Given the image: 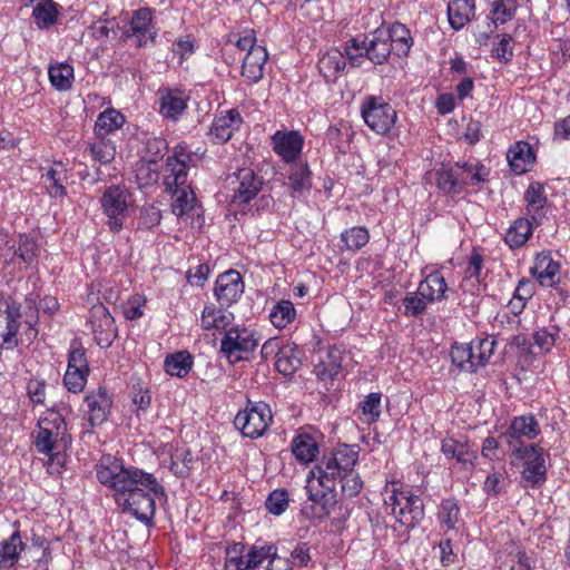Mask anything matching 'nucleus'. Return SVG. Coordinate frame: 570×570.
<instances>
[{
	"instance_id": "1",
	"label": "nucleus",
	"mask_w": 570,
	"mask_h": 570,
	"mask_svg": "<svg viewBox=\"0 0 570 570\" xmlns=\"http://www.w3.org/2000/svg\"><path fill=\"white\" fill-rule=\"evenodd\" d=\"M357 462L358 451L355 445L343 444L323 455L307 475L305 489L312 504H306L302 509L306 518L322 520L330 517L337 503V480L341 482L343 495L347 498H353L362 491L363 481L354 470Z\"/></svg>"
},
{
	"instance_id": "2",
	"label": "nucleus",
	"mask_w": 570,
	"mask_h": 570,
	"mask_svg": "<svg viewBox=\"0 0 570 570\" xmlns=\"http://www.w3.org/2000/svg\"><path fill=\"white\" fill-rule=\"evenodd\" d=\"M98 481L114 491V500L124 513L150 525L156 513V498L166 491L157 478L134 465L126 466L121 459L110 454L100 458L96 465Z\"/></svg>"
},
{
	"instance_id": "3",
	"label": "nucleus",
	"mask_w": 570,
	"mask_h": 570,
	"mask_svg": "<svg viewBox=\"0 0 570 570\" xmlns=\"http://www.w3.org/2000/svg\"><path fill=\"white\" fill-rule=\"evenodd\" d=\"M38 309L22 318L21 306L11 296H0V341L7 350L29 346L38 336Z\"/></svg>"
},
{
	"instance_id": "4",
	"label": "nucleus",
	"mask_w": 570,
	"mask_h": 570,
	"mask_svg": "<svg viewBox=\"0 0 570 570\" xmlns=\"http://www.w3.org/2000/svg\"><path fill=\"white\" fill-rule=\"evenodd\" d=\"M278 563L285 560L277 556L274 544H254L247 550L235 543L226 550L224 570H278Z\"/></svg>"
},
{
	"instance_id": "5",
	"label": "nucleus",
	"mask_w": 570,
	"mask_h": 570,
	"mask_svg": "<svg viewBox=\"0 0 570 570\" xmlns=\"http://www.w3.org/2000/svg\"><path fill=\"white\" fill-rule=\"evenodd\" d=\"M38 429L33 433V445L42 454L63 451L71 442L67 433V424L63 416L53 410H49L38 421Z\"/></svg>"
},
{
	"instance_id": "6",
	"label": "nucleus",
	"mask_w": 570,
	"mask_h": 570,
	"mask_svg": "<svg viewBox=\"0 0 570 570\" xmlns=\"http://www.w3.org/2000/svg\"><path fill=\"white\" fill-rule=\"evenodd\" d=\"M510 453L522 461L521 478L528 485L538 489L546 483L548 470L543 448L538 444L515 445Z\"/></svg>"
},
{
	"instance_id": "7",
	"label": "nucleus",
	"mask_w": 570,
	"mask_h": 570,
	"mask_svg": "<svg viewBox=\"0 0 570 570\" xmlns=\"http://www.w3.org/2000/svg\"><path fill=\"white\" fill-rule=\"evenodd\" d=\"M272 420V410L267 403L247 400L246 407L235 416L234 425L244 436L257 439L266 432Z\"/></svg>"
},
{
	"instance_id": "8",
	"label": "nucleus",
	"mask_w": 570,
	"mask_h": 570,
	"mask_svg": "<svg viewBox=\"0 0 570 570\" xmlns=\"http://www.w3.org/2000/svg\"><path fill=\"white\" fill-rule=\"evenodd\" d=\"M361 114L365 124L376 134H387L397 118L394 108L381 96L364 98Z\"/></svg>"
},
{
	"instance_id": "9",
	"label": "nucleus",
	"mask_w": 570,
	"mask_h": 570,
	"mask_svg": "<svg viewBox=\"0 0 570 570\" xmlns=\"http://www.w3.org/2000/svg\"><path fill=\"white\" fill-rule=\"evenodd\" d=\"M348 48L364 50L365 58L374 65H383L392 53L389 31L384 28H377L365 35L363 39L351 38Z\"/></svg>"
},
{
	"instance_id": "10",
	"label": "nucleus",
	"mask_w": 570,
	"mask_h": 570,
	"mask_svg": "<svg viewBox=\"0 0 570 570\" xmlns=\"http://www.w3.org/2000/svg\"><path fill=\"white\" fill-rule=\"evenodd\" d=\"M258 345L255 333L246 327H230L220 342V352L235 361L248 360Z\"/></svg>"
},
{
	"instance_id": "11",
	"label": "nucleus",
	"mask_w": 570,
	"mask_h": 570,
	"mask_svg": "<svg viewBox=\"0 0 570 570\" xmlns=\"http://www.w3.org/2000/svg\"><path fill=\"white\" fill-rule=\"evenodd\" d=\"M101 207L108 217V227L112 233H118L127 217L128 193L119 185H112L106 188L101 198Z\"/></svg>"
},
{
	"instance_id": "12",
	"label": "nucleus",
	"mask_w": 570,
	"mask_h": 570,
	"mask_svg": "<svg viewBox=\"0 0 570 570\" xmlns=\"http://www.w3.org/2000/svg\"><path fill=\"white\" fill-rule=\"evenodd\" d=\"M157 36L154 10L148 7L132 11L128 26L122 31L124 39L135 38L138 47H145L148 42L155 43Z\"/></svg>"
},
{
	"instance_id": "13",
	"label": "nucleus",
	"mask_w": 570,
	"mask_h": 570,
	"mask_svg": "<svg viewBox=\"0 0 570 570\" xmlns=\"http://www.w3.org/2000/svg\"><path fill=\"white\" fill-rule=\"evenodd\" d=\"M393 513L406 527H414L424 518L423 500L410 491H393L390 497Z\"/></svg>"
},
{
	"instance_id": "14",
	"label": "nucleus",
	"mask_w": 570,
	"mask_h": 570,
	"mask_svg": "<svg viewBox=\"0 0 570 570\" xmlns=\"http://www.w3.org/2000/svg\"><path fill=\"white\" fill-rule=\"evenodd\" d=\"M234 191L232 204L245 205L254 199L263 187V178L250 168H242L228 177Z\"/></svg>"
},
{
	"instance_id": "15",
	"label": "nucleus",
	"mask_w": 570,
	"mask_h": 570,
	"mask_svg": "<svg viewBox=\"0 0 570 570\" xmlns=\"http://www.w3.org/2000/svg\"><path fill=\"white\" fill-rule=\"evenodd\" d=\"M96 343L102 347H109L117 337L118 330L108 308L99 303L90 308L89 320Z\"/></svg>"
},
{
	"instance_id": "16",
	"label": "nucleus",
	"mask_w": 570,
	"mask_h": 570,
	"mask_svg": "<svg viewBox=\"0 0 570 570\" xmlns=\"http://www.w3.org/2000/svg\"><path fill=\"white\" fill-rule=\"evenodd\" d=\"M305 139L298 130L281 129L271 137L273 151L286 164L299 159Z\"/></svg>"
},
{
	"instance_id": "17",
	"label": "nucleus",
	"mask_w": 570,
	"mask_h": 570,
	"mask_svg": "<svg viewBox=\"0 0 570 570\" xmlns=\"http://www.w3.org/2000/svg\"><path fill=\"white\" fill-rule=\"evenodd\" d=\"M540 432L537 419L532 414H525L514 416L501 439L507 440L509 451L512 452L515 445H527L525 442L535 439Z\"/></svg>"
},
{
	"instance_id": "18",
	"label": "nucleus",
	"mask_w": 570,
	"mask_h": 570,
	"mask_svg": "<svg viewBox=\"0 0 570 570\" xmlns=\"http://www.w3.org/2000/svg\"><path fill=\"white\" fill-rule=\"evenodd\" d=\"M244 288L245 285L240 273L229 269L217 277L214 293L222 307H229L239 299Z\"/></svg>"
},
{
	"instance_id": "19",
	"label": "nucleus",
	"mask_w": 570,
	"mask_h": 570,
	"mask_svg": "<svg viewBox=\"0 0 570 570\" xmlns=\"http://www.w3.org/2000/svg\"><path fill=\"white\" fill-rule=\"evenodd\" d=\"M188 164L186 159L178 157H167L163 167V184L165 191L175 196V191L184 186H188Z\"/></svg>"
},
{
	"instance_id": "20",
	"label": "nucleus",
	"mask_w": 570,
	"mask_h": 570,
	"mask_svg": "<svg viewBox=\"0 0 570 570\" xmlns=\"http://www.w3.org/2000/svg\"><path fill=\"white\" fill-rule=\"evenodd\" d=\"M560 268V263L552 258L551 252L543 250L537 254L530 274L537 277L541 286L554 287L559 283Z\"/></svg>"
},
{
	"instance_id": "21",
	"label": "nucleus",
	"mask_w": 570,
	"mask_h": 570,
	"mask_svg": "<svg viewBox=\"0 0 570 570\" xmlns=\"http://www.w3.org/2000/svg\"><path fill=\"white\" fill-rule=\"evenodd\" d=\"M159 98V112L169 120L177 121L187 108L188 96L183 90L160 88L157 91Z\"/></svg>"
},
{
	"instance_id": "22",
	"label": "nucleus",
	"mask_w": 570,
	"mask_h": 570,
	"mask_svg": "<svg viewBox=\"0 0 570 570\" xmlns=\"http://www.w3.org/2000/svg\"><path fill=\"white\" fill-rule=\"evenodd\" d=\"M85 402L88 406L89 422L91 426H99L107 421L112 401L105 387L89 393Z\"/></svg>"
},
{
	"instance_id": "23",
	"label": "nucleus",
	"mask_w": 570,
	"mask_h": 570,
	"mask_svg": "<svg viewBox=\"0 0 570 570\" xmlns=\"http://www.w3.org/2000/svg\"><path fill=\"white\" fill-rule=\"evenodd\" d=\"M435 176L438 188L445 194H460L468 185V180L464 179V170L460 168V163H456L454 166H442Z\"/></svg>"
},
{
	"instance_id": "24",
	"label": "nucleus",
	"mask_w": 570,
	"mask_h": 570,
	"mask_svg": "<svg viewBox=\"0 0 570 570\" xmlns=\"http://www.w3.org/2000/svg\"><path fill=\"white\" fill-rule=\"evenodd\" d=\"M450 288L439 271H434L425 276L419 283L417 293L426 299L428 303L441 302L448 298Z\"/></svg>"
},
{
	"instance_id": "25",
	"label": "nucleus",
	"mask_w": 570,
	"mask_h": 570,
	"mask_svg": "<svg viewBox=\"0 0 570 570\" xmlns=\"http://www.w3.org/2000/svg\"><path fill=\"white\" fill-rule=\"evenodd\" d=\"M346 67L345 56L337 49L325 52L318 60L317 68L327 83H333Z\"/></svg>"
},
{
	"instance_id": "26",
	"label": "nucleus",
	"mask_w": 570,
	"mask_h": 570,
	"mask_svg": "<svg viewBox=\"0 0 570 570\" xmlns=\"http://www.w3.org/2000/svg\"><path fill=\"white\" fill-rule=\"evenodd\" d=\"M304 351L297 344L285 342L275 362L276 370L284 376H292L301 366Z\"/></svg>"
},
{
	"instance_id": "27",
	"label": "nucleus",
	"mask_w": 570,
	"mask_h": 570,
	"mask_svg": "<svg viewBox=\"0 0 570 570\" xmlns=\"http://www.w3.org/2000/svg\"><path fill=\"white\" fill-rule=\"evenodd\" d=\"M242 121L240 114L236 109H230L214 119L210 134L216 142L224 144L232 138L234 130L239 128Z\"/></svg>"
},
{
	"instance_id": "28",
	"label": "nucleus",
	"mask_w": 570,
	"mask_h": 570,
	"mask_svg": "<svg viewBox=\"0 0 570 570\" xmlns=\"http://www.w3.org/2000/svg\"><path fill=\"white\" fill-rule=\"evenodd\" d=\"M343 356L340 350L330 348L326 355L315 365L314 373L325 383H332L342 373Z\"/></svg>"
},
{
	"instance_id": "29",
	"label": "nucleus",
	"mask_w": 570,
	"mask_h": 570,
	"mask_svg": "<svg viewBox=\"0 0 570 570\" xmlns=\"http://www.w3.org/2000/svg\"><path fill=\"white\" fill-rule=\"evenodd\" d=\"M26 543L21 539L20 531H14L9 538L0 541V568L12 569L18 563Z\"/></svg>"
},
{
	"instance_id": "30",
	"label": "nucleus",
	"mask_w": 570,
	"mask_h": 570,
	"mask_svg": "<svg viewBox=\"0 0 570 570\" xmlns=\"http://www.w3.org/2000/svg\"><path fill=\"white\" fill-rule=\"evenodd\" d=\"M268 59L265 47L248 50L243 60L242 75L252 82H258L264 76V67Z\"/></svg>"
},
{
	"instance_id": "31",
	"label": "nucleus",
	"mask_w": 570,
	"mask_h": 570,
	"mask_svg": "<svg viewBox=\"0 0 570 570\" xmlns=\"http://www.w3.org/2000/svg\"><path fill=\"white\" fill-rule=\"evenodd\" d=\"M441 451L446 458H453L462 465L474 466L478 459L476 451L472 450L468 441L445 438L442 441Z\"/></svg>"
},
{
	"instance_id": "32",
	"label": "nucleus",
	"mask_w": 570,
	"mask_h": 570,
	"mask_svg": "<svg viewBox=\"0 0 570 570\" xmlns=\"http://www.w3.org/2000/svg\"><path fill=\"white\" fill-rule=\"evenodd\" d=\"M475 14V0H450L448 4L449 23L454 30H461Z\"/></svg>"
},
{
	"instance_id": "33",
	"label": "nucleus",
	"mask_w": 570,
	"mask_h": 570,
	"mask_svg": "<svg viewBox=\"0 0 570 570\" xmlns=\"http://www.w3.org/2000/svg\"><path fill=\"white\" fill-rule=\"evenodd\" d=\"M318 442L315 435L301 432L292 441V452L296 460L302 463H309L318 454Z\"/></svg>"
},
{
	"instance_id": "34",
	"label": "nucleus",
	"mask_w": 570,
	"mask_h": 570,
	"mask_svg": "<svg viewBox=\"0 0 570 570\" xmlns=\"http://www.w3.org/2000/svg\"><path fill=\"white\" fill-rule=\"evenodd\" d=\"M66 178V169L61 163H56L41 176L42 184L48 194L56 198L66 196L67 190L63 185Z\"/></svg>"
},
{
	"instance_id": "35",
	"label": "nucleus",
	"mask_w": 570,
	"mask_h": 570,
	"mask_svg": "<svg viewBox=\"0 0 570 570\" xmlns=\"http://www.w3.org/2000/svg\"><path fill=\"white\" fill-rule=\"evenodd\" d=\"M193 364V355L187 351H179L165 357L164 368L170 376L181 379L190 372Z\"/></svg>"
},
{
	"instance_id": "36",
	"label": "nucleus",
	"mask_w": 570,
	"mask_h": 570,
	"mask_svg": "<svg viewBox=\"0 0 570 570\" xmlns=\"http://www.w3.org/2000/svg\"><path fill=\"white\" fill-rule=\"evenodd\" d=\"M288 171V187L293 193H303L309 190L312 186V171L307 163L295 161L291 163Z\"/></svg>"
},
{
	"instance_id": "37",
	"label": "nucleus",
	"mask_w": 570,
	"mask_h": 570,
	"mask_svg": "<svg viewBox=\"0 0 570 570\" xmlns=\"http://www.w3.org/2000/svg\"><path fill=\"white\" fill-rule=\"evenodd\" d=\"M124 124L125 116L114 108H108L98 115L94 128L95 136L107 137L109 134L120 129Z\"/></svg>"
},
{
	"instance_id": "38",
	"label": "nucleus",
	"mask_w": 570,
	"mask_h": 570,
	"mask_svg": "<svg viewBox=\"0 0 570 570\" xmlns=\"http://www.w3.org/2000/svg\"><path fill=\"white\" fill-rule=\"evenodd\" d=\"M390 35L392 51L397 57L407 56L413 45V38L405 24L395 22L386 29Z\"/></svg>"
},
{
	"instance_id": "39",
	"label": "nucleus",
	"mask_w": 570,
	"mask_h": 570,
	"mask_svg": "<svg viewBox=\"0 0 570 570\" xmlns=\"http://www.w3.org/2000/svg\"><path fill=\"white\" fill-rule=\"evenodd\" d=\"M86 151H89L90 157L101 165L110 164L116 157L115 142L104 136H96L94 141L87 142Z\"/></svg>"
},
{
	"instance_id": "40",
	"label": "nucleus",
	"mask_w": 570,
	"mask_h": 570,
	"mask_svg": "<svg viewBox=\"0 0 570 570\" xmlns=\"http://www.w3.org/2000/svg\"><path fill=\"white\" fill-rule=\"evenodd\" d=\"M532 236V224L527 218H518L505 233L504 242L511 248L522 247Z\"/></svg>"
},
{
	"instance_id": "41",
	"label": "nucleus",
	"mask_w": 570,
	"mask_h": 570,
	"mask_svg": "<svg viewBox=\"0 0 570 570\" xmlns=\"http://www.w3.org/2000/svg\"><path fill=\"white\" fill-rule=\"evenodd\" d=\"M534 159V155L528 142L519 141L508 151V160L515 174H522L528 170L527 166Z\"/></svg>"
},
{
	"instance_id": "42",
	"label": "nucleus",
	"mask_w": 570,
	"mask_h": 570,
	"mask_svg": "<svg viewBox=\"0 0 570 570\" xmlns=\"http://www.w3.org/2000/svg\"><path fill=\"white\" fill-rule=\"evenodd\" d=\"M171 198L174 199L171 204V212L177 217H183L196 209V195L189 185L177 189V191H175V196H171Z\"/></svg>"
},
{
	"instance_id": "43",
	"label": "nucleus",
	"mask_w": 570,
	"mask_h": 570,
	"mask_svg": "<svg viewBox=\"0 0 570 570\" xmlns=\"http://www.w3.org/2000/svg\"><path fill=\"white\" fill-rule=\"evenodd\" d=\"M194 458L189 449L176 448L170 454L169 471L178 478H187L190 474Z\"/></svg>"
},
{
	"instance_id": "44",
	"label": "nucleus",
	"mask_w": 570,
	"mask_h": 570,
	"mask_svg": "<svg viewBox=\"0 0 570 570\" xmlns=\"http://www.w3.org/2000/svg\"><path fill=\"white\" fill-rule=\"evenodd\" d=\"M474 347L472 344L455 343L450 352L452 363L460 370L469 373L476 372L475 361H473Z\"/></svg>"
},
{
	"instance_id": "45",
	"label": "nucleus",
	"mask_w": 570,
	"mask_h": 570,
	"mask_svg": "<svg viewBox=\"0 0 570 570\" xmlns=\"http://www.w3.org/2000/svg\"><path fill=\"white\" fill-rule=\"evenodd\" d=\"M58 8L52 0H42L33 8L32 17L40 29H47L56 23Z\"/></svg>"
},
{
	"instance_id": "46",
	"label": "nucleus",
	"mask_w": 570,
	"mask_h": 570,
	"mask_svg": "<svg viewBox=\"0 0 570 570\" xmlns=\"http://www.w3.org/2000/svg\"><path fill=\"white\" fill-rule=\"evenodd\" d=\"M296 317V309L291 301L277 302L269 313L272 324L277 328H285Z\"/></svg>"
},
{
	"instance_id": "47",
	"label": "nucleus",
	"mask_w": 570,
	"mask_h": 570,
	"mask_svg": "<svg viewBox=\"0 0 570 570\" xmlns=\"http://www.w3.org/2000/svg\"><path fill=\"white\" fill-rule=\"evenodd\" d=\"M48 73L50 82L56 89L65 91L71 88L73 80V68L70 65L61 62L50 66Z\"/></svg>"
},
{
	"instance_id": "48",
	"label": "nucleus",
	"mask_w": 570,
	"mask_h": 570,
	"mask_svg": "<svg viewBox=\"0 0 570 570\" xmlns=\"http://www.w3.org/2000/svg\"><path fill=\"white\" fill-rule=\"evenodd\" d=\"M370 240V233L367 228L362 226H354L345 229L341 234V242L344 244L342 249L356 252L365 246Z\"/></svg>"
},
{
	"instance_id": "49",
	"label": "nucleus",
	"mask_w": 570,
	"mask_h": 570,
	"mask_svg": "<svg viewBox=\"0 0 570 570\" xmlns=\"http://www.w3.org/2000/svg\"><path fill=\"white\" fill-rule=\"evenodd\" d=\"M381 401L382 394L377 392L370 393L358 404V407L363 415V421L367 424H372L379 421L381 416Z\"/></svg>"
},
{
	"instance_id": "50",
	"label": "nucleus",
	"mask_w": 570,
	"mask_h": 570,
	"mask_svg": "<svg viewBox=\"0 0 570 570\" xmlns=\"http://www.w3.org/2000/svg\"><path fill=\"white\" fill-rule=\"evenodd\" d=\"M229 316L222 309H217L214 306H205L202 313V327L204 330H225L229 324Z\"/></svg>"
},
{
	"instance_id": "51",
	"label": "nucleus",
	"mask_w": 570,
	"mask_h": 570,
	"mask_svg": "<svg viewBox=\"0 0 570 570\" xmlns=\"http://www.w3.org/2000/svg\"><path fill=\"white\" fill-rule=\"evenodd\" d=\"M156 159H145L137 164L136 179L140 187L153 186L159 179Z\"/></svg>"
},
{
	"instance_id": "52",
	"label": "nucleus",
	"mask_w": 570,
	"mask_h": 570,
	"mask_svg": "<svg viewBox=\"0 0 570 570\" xmlns=\"http://www.w3.org/2000/svg\"><path fill=\"white\" fill-rule=\"evenodd\" d=\"M518 6L515 0H494L491 10V13L493 14L492 22L495 26L498 23H505L514 18Z\"/></svg>"
},
{
	"instance_id": "53",
	"label": "nucleus",
	"mask_w": 570,
	"mask_h": 570,
	"mask_svg": "<svg viewBox=\"0 0 570 570\" xmlns=\"http://www.w3.org/2000/svg\"><path fill=\"white\" fill-rule=\"evenodd\" d=\"M438 518L448 529H454L460 518V508L453 499H444L438 511Z\"/></svg>"
},
{
	"instance_id": "54",
	"label": "nucleus",
	"mask_w": 570,
	"mask_h": 570,
	"mask_svg": "<svg viewBox=\"0 0 570 570\" xmlns=\"http://www.w3.org/2000/svg\"><path fill=\"white\" fill-rule=\"evenodd\" d=\"M524 199L528 204L529 213H537L542 209L547 203L544 187L540 183H531L525 190Z\"/></svg>"
},
{
	"instance_id": "55",
	"label": "nucleus",
	"mask_w": 570,
	"mask_h": 570,
	"mask_svg": "<svg viewBox=\"0 0 570 570\" xmlns=\"http://www.w3.org/2000/svg\"><path fill=\"white\" fill-rule=\"evenodd\" d=\"M288 492L285 489H276L272 491L265 502L266 509L274 515L283 514L288 508Z\"/></svg>"
},
{
	"instance_id": "56",
	"label": "nucleus",
	"mask_w": 570,
	"mask_h": 570,
	"mask_svg": "<svg viewBox=\"0 0 570 570\" xmlns=\"http://www.w3.org/2000/svg\"><path fill=\"white\" fill-rule=\"evenodd\" d=\"M426 299L417 291L411 292L403 298L404 315L407 317H419L426 311Z\"/></svg>"
},
{
	"instance_id": "57",
	"label": "nucleus",
	"mask_w": 570,
	"mask_h": 570,
	"mask_svg": "<svg viewBox=\"0 0 570 570\" xmlns=\"http://www.w3.org/2000/svg\"><path fill=\"white\" fill-rule=\"evenodd\" d=\"M474 351H479V355H476L475 365L476 368L484 366L490 357L493 355L497 341L494 337H485L483 340H476L471 342Z\"/></svg>"
},
{
	"instance_id": "58",
	"label": "nucleus",
	"mask_w": 570,
	"mask_h": 570,
	"mask_svg": "<svg viewBox=\"0 0 570 570\" xmlns=\"http://www.w3.org/2000/svg\"><path fill=\"white\" fill-rule=\"evenodd\" d=\"M460 168L464 170V176L468 180V185L476 186L487 180L489 169L481 163L470 164L460 163Z\"/></svg>"
},
{
	"instance_id": "59",
	"label": "nucleus",
	"mask_w": 570,
	"mask_h": 570,
	"mask_svg": "<svg viewBox=\"0 0 570 570\" xmlns=\"http://www.w3.org/2000/svg\"><path fill=\"white\" fill-rule=\"evenodd\" d=\"M499 42L493 46L492 55L500 62L508 63L513 58V47L512 41L513 38L509 33L498 35Z\"/></svg>"
},
{
	"instance_id": "60",
	"label": "nucleus",
	"mask_w": 570,
	"mask_h": 570,
	"mask_svg": "<svg viewBox=\"0 0 570 570\" xmlns=\"http://www.w3.org/2000/svg\"><path fill=\"white\" fill-rule=\"evenodd\" d=\"M38 245L33 239L21 236L19 246L16 249L14 254L24 263L31 264L33 259L38 256Z\"/></svg>"
},
{
	"instance_id": "61",
	"label": "nucleus",
	"mask_w": 570,
	"mask_h": 570,
	"mask_svg": "<svg viewBox=\"0 0 570 570\" xmlns=\"http://www.w3.org/2000/svg\"><path fill=\"white\" fill-rule=\"evenodd\" d=\"M89 373L67 368L63 376L65 386L72 393L82 391Z\"/></svg>"
},
{
	"instance_id": "62",
	"label": "nucleus",
	"mask_w": 570,
	"mask_h": 570,
	"mask_svg": "<svg viewBox=\"0 0 570 570\" xmlns=\"http://www.w3.org/2000/svg\"><path fill=\"white\" fill-rule=\"evenodd\" d=\"M67 368L81 371L89 373V366L86 357V351L83 347L78 346L70 350L68 354V366Z\"/></svg>"
},
{
	"instance_id": "63",
	"label": "nucleus",
	"mask_w": 570,
	"mask_h": 570,
	"mask_svg": "<svg viewBox=\"0 0 570 570\" xmlns=\"http://www.w3.org/2000/svg\"><path fill=\"white\" fill-rule=\"evenodd\" d=\"M483 267V256L478 249H473L468 262V267L465 269L466 277L464 282H470L471 279L479 281L481 269Z\"/></svg>"
},
{
	"instance_id": "64",
	"label": "nucleus",
	"mask_w": 570,
	"mask_h": 570,
	"mask_svg": "<svg viewBox=\"0 0 570 570\" xmlns=\"http://www.w3.org/2000/svg\"><path fill=\"white\" fill-rule=\"evenodd\" d=\"M27 392L35 404H43L46 397V382L38 379H30L27 384Z\"/></svg>"
}]
</instances>
